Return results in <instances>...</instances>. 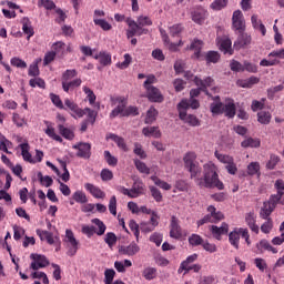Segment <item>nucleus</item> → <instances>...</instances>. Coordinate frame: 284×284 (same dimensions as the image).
I'll list each match as a JSON object with an SVG mask.
<instances>
[{
    "label": "nucleus",
    "mask_w": 284,
    "mask_h": 284,
    "mask_svg": "<svg viewBox=\"0 0 284 284\" xmlns=\"http://www.w3.org/2000/svg\"><path fill=\"white\" fill-rule=\"evenodd\" d=\"M184 168L190 172L191 179H193L196 185L200 187H216L217 190H223V182L219 180L217 168L214 163L207 162L203 165V178L201 176V164L196 162V153L187 152L184 158Z\"/></svg>",
    "instance_id": "1"
},
{
    "label": "nucleus",
    "mask_w": 284,
    "mask_h": 284,
    "mask_svg": "<svg viewBox=\"0 0 284 284\" xmlns=\"http://www.w3.org/2000/svg\"><path fill=\"white\" fill-rule=\"evenodd\" d=\"M210 110L213 116L219 114H225L229 119H234V116H236V104H234V100L232 99H226L225 103H223L219 97H215L214 102L210 105Z\"/></svg>",
    "instance_id": "2"
},
{
    "label": "nucleus",
    "mask_w": 284,
    "mask_h": 284,
    "mask_svg": "<svg viewBox=\"0 0 284 284\" xmlns=\"http://www.w3.org/2000/svg\"><path fill=\"white\" fill-rule=\"evenodd\" d=\"M241 237L244 239L246 245L250 247L252 245V240H250V230L247 227H235L229 233V243L235 250H239L241 245Z\"/></svg>",
    "instance_id": "3"
},
{
    "label": "nucleus",
    "mask_w": 284,
    "mask_h": 284,
    "mask_svg": "<svg viewBox=\"0 0 284 284\" xmlns=\"http://www.w3.org/2000/svg\"><path fill=\"white\" fill-rule=\"evenodd\" d=\"M189 109H190V102H187L186 100H182L178 104V110H179L181 121L187 123L192 128H196V126L201 125V122L199 121L196 115L187 114Z\"/></svg>",
    "instance_id": "4"
},
{
    "label": "nucleus",
    "mask_w": 284,
    "mask_h": 284,
    "mask_svg": "<svg viewBox=\"0 0 284 284\" xmlns=\"http://www.w3.org/2000/svg\"><path fill=\"white\" fill-rule=\"evenodd\" d=\"M112 105L115 108L111 111L110 118L116 119V116H125V110L128 108V97L119 95L111 98Z\"/></svg>",
    "instance_id": "5"
},
{
    "label": "nucleus",
    "mask_w": 284,
    "mask_h": 284,
    "mask_svg": "<svg viewBox=\"0 0 284 284\" xmlns=\"http://www.w3.org/2000/svg\"><path fill=\"white\" fill-rule=\"evenodd\" d=\"M63 241L68 250V256H74L77 252H79V241L77 240V237H74V232H72V230L70 229H67Z\"/></svg>",
    "instance_id": "6"
},
{
    "label": "nucleus",
    "mask_w": 284,
    "mask_h": 284,
    "mask_svg": "<svg viewBox=\"0 0 284 284\" xmlns=\"http://www.w3.org/2000/svg\"><path fill=\"white\" fill-rule=\"evenodd\" d=\"M145 186L143 185V182L134 183L133 187L125 189V186H118L116 190L121 194H124V196H129V199H138V196H141L145 192Z\"/></svg>",
    "instance_id": "7"
},
{
    "label": "nucleus",
    "mask_w": 284,
    "mask_h": 284,
    "mask_svg": "<svg viewBox=\"0 0 284 284\" xmlns=\"http://www.w3.org/2000/svg\"><path fill=\"white\" fill-rule=\"evenodd\" d=\"M209 214H206L203 219L197 221V226L205 225V223H216L219 221H223V213L221 211L216 212V207L210 205L207 207Z\"/></svg>",
    "instance_id": "8"
},
{
    "label": "nucleus",
    "mask_w": 284,
    "mask_h": 284,
    "mask_svg": "<svg viewBox=\"0 0 284 284\" xmlns=\"http://www.w3.org/2000/svg\"><path fill=\"white\" fill-rule=\"evenodd\" d=\"M232 28L235 32H245V17L242 10H235L233 12Z\"/></svg>",
    "instance_id": "9"
},
{
    "label": "nucleus",
    "mask_w": 284,
    "mask_h": 284,
    "mask_svg": "<svg viewBox=\"0 0 284 284\" xmlns=\"http://www.w3.org/2000/svg\"><path fill=\"white\" fill-rule=\"evenodd\" d=\"M64 108L70 111L73 119H83L85 116V111L79 108V104L70 99L64 100Z\"/></svg>",
    "instance_id": "10"
},
{
    "label": "nucleus",
    "mask_w": 284,
    "mask_h": 284,
    "mask_svg": "<svg viewBox=\"0 0 284 284\" xmlns=\"http://www.w3.org/2000/svg\"><path fill=\"white\" fill-rule=\"evenodd\" d=\"M159 225V214L156 212H152V216L149 222H142L140 224V230L144 234H150V232H154L156 226Z\"/></svg>",
    "instance_id": "11"
},
{
    "label": "nucleus",
    "mask_w": 284,
    "mask_h": 284,
    "mask_svg": "<svg viewBox=\"0 0 284 284\" xmlns=\"http://www.w3.org/2000/svg\"><path fill=\"white\" fill-rule=\"evenodd\" d=\"M32 262L30 264L31 270H43V267H48L50 265V262L48 261V257L45 255H39V254H31Z\"/></svg>",
    "instance_id": "12"
},
{
    "label": "nucleus",
    "mask_w": 284,
    "mask_h": 284,
    "mask_svg": "<svg viewBox=\"0 0 284 284\" xmlns=\"http://www.w3.org/2000/svg\"><path fill=\"white\" fill-rule=\"evenodd\" d=\"M125 21L129 26V29L126 30L128 39H132V37H135V34H138L139 37L143 34V29L139 23H136V21L132 20V18H128Z\"/></svg>",
    "instance_id": "13"
},
{
    "label": "nucleus",
    "mask_w": 284,
    "mask_h": 284,
    "mask_svg": "<svg viewBox=\"0 0 284 284\" xmlns=\"http://www.w3.org/2000/svg\"><path fill=\"white\" fill-rule=\"evenodd\" d=\"M210 232L212 233L213 239H216V241H221L222 236H224V234H227V232H230V224L223 222L221 226L211 225Z\"/></svg>",
    "instance_id": "14"
},
{
    "label": "nucleus",
    "mask_w": 284,
    "mask_h": 284,
    "mask_svg": "<svg viewBox=\"0 0 284 284\" xmlns=\"http://www.w3.org/2000/svg\"><path fill=\"white\" fill-rule=\"evenodd\" d=\"M72 148L73 150H78L77 156H80V159H90V151L92 150V145H90V143L80 142L74 144Z\"/></svg>",
    "instance_id": "15"
},
{
    "label": "nucleus",
    "mask_w": 284,
    "mask_h": 284,
    "mask_svg": "<svg viewBox=\"0 0 284 284\" xmlns=\"http://www.w3.org/2000/svg\"><path fill=\"white\" fill-rule=\"evenodd\" d=\"M252 43V36L250 33L240 32L236 41L233 44L235 50H242V48H247Z\"/></svg>",
    "instance_id": "16"
},
{
    "label": "nucleus",
    "mask_w": 284,
    "mask_h": 284,
    "mask_svg": "<svg viewBox=\"0 0 284 284\" xmlns=\"http://www.w3.org/2000/svg\"><path fill=\"white\" fill-rule=\"evenodd\" d=\"M217 45L221 52L224 54H234V51L232 50V40L227 37L217 39Z\"/></svg>",
    "instance_id": "17"
},
{
    "label": "nucleus",
    "mask_w": 284,
    "mask_h": 284,
    "mask_svg": "<svg viewBox=\"0 0 284 284\" xmlns=\"http://www.w3.org/2000/svg\"><path fill=\"white\" fill-rule=\"evenodd\" d=\"M193 81L195 85L200 88L202 92H206V94L207 88H212V85H214V79H212V77H206L204 80L199 77H194Z\"/></svg>",
    "instance_id": "18"
},
{
    "label": "nucleus",
    "mask_w": 284,
    "mask_h": 284,
    "mask_svg": "<svg viewBox=\"0 0 284 284\" xmlns=\"http://www.w3.org/2000/svg\"><path fill=\"white\" fill-rule=\"evenodd\" d=\"M244 220L251 232L258 234L261 227H258V225L256 224V215L254 214V212L251 211L246 213Z\"/></svg>",
    "instance_id": "19"
},
{
    "label": "nucleus",
    "mask_w": 284,
    "mask_h": 284,
    "mask_svg": "<svg viewBox=\"0 0 284 284\" xmlns=\"http://www.w3.org/2000/svg\"><path fill=\"white\" fill-rule=\"evenodd\" d=\"M170 236L171 239H181V225L179 224V219L176 216L171 217L170 224Z\"/></svg>",
    "instance_id": "20"
},
{
    "label": "nucleus",
    "mask_w": 284,
    "mask_h": 284,
    "mask_svg": "<svg viewBox=\"0 0 284 284\" xmlns=\"http://www.w3.org/2000/svg\"><path fill=\"white\" fill-rule=\"evenodd\" d=\"M145 90L148 99L153 103H161L163 101V94H161V91L158 88L151 87Z\"/></svg>",
    "instance_id": "21"
},
{
    "label": "nucleus",
    "mask_w": 284,
    "mask_h": 284,
    "mask_svg": "<svg viewBox=\"0 0 284 284\" xmlns=\"http://www.w3.org/2000/svg\"><path fill=\"white\" fill-rule=\"evenodd\" d=\"M84 190H87V192L90 193L93 199H103L105 196V192L92 183H85Z\"/></svg>",
    "instance_id": "22"
},
{
    "label": "nucleus",
    "mask_w": 284,
    "mask_h": 284,
    "mask_svg": "<svg viewBox=\"0 0 284 284\" xmlns=\"http://www.w3.org/2000/svg\"><path fill=\"white\" fill-rule=\"evenodd\" d=\"M106 140L113 141L120 150H122L123 152H128V144H125V139H123L114 133H109V134H106Z\"/></svg>",
    "instance_id": "23"
},
{
    "label": "nucleus",
    "mask_w": 284,
    "mask_h": 284,
    "mask_svg": "<svg viewBox=\"0 0 284 284\" xmlns=\"http://www.w3.org/2000/svg\"><path fill=\"white\" fill-rule=\"evenodd\" d=\"M47 129L44 130V134L49 136V139H52L53 141H58V143H63V139L61 135L57 134V131L54 130V126H52V123L49 121H44Z\"/></svg>",
    "instance_id": "24"
},
{
    "label": "nucleus",
    "mask_w": 284,
    "mask_h": 284,
    "mask_svg": "<svg viewBox=\"0 0 284 284\" xmlns=\"http://www.w3.org/2000/svg\"><path fill=\"white\" fill-rule=\"evenodd\" d=\"M139 245L135 243L129 244L128 246H121L119 253L123 256H134V254H139L140 252Z\"/></svg>",
    "instance_id": "25"
},
{
    "label": "nucleus",
    "mask_w": 284,
    "mask_h": 284,
    "mask_svg": "<svg viewBox=\"0 0 284 284\" xmlns=\"http://www.w3.org/2000/svg\"><path fill=\"white\" fill-rule=\"evenodd\" d=\"M37 234L41 241H47L49 245H54V243H57V240L59 239V237H54L52 232L43 231L41 229L37 230Z\"/></svg>",
    "instance_id": "26"
},
{
    "label": "nucleus",
    "mask_w": 284,
    "mask_h": 284,
    "mask_svg": "<svg viewBox=\"0 0 284 284\" xmlns=\"http://www.w3.org/2000/svg\"><path fill=\"white\" fill-rule=\"evenodd\" d=\"M207 17V11L203 8H199L192 12V21L201 26Z\"/></svg>",
    "instance_id": "27"
},
{
    "label": "nucleus",
    "mask_w": 284,
    "mask_h": 284,
    "mask_svg": "<svg viewBox=\"0 0 284 284\" xmlns=\"http://www.w3.org/2000/svg\"><path fill=\"white\" fill-rule=\"evenodd\" d=\"M22 32L27 34L28 41H30L31 37H34V29L32 28V22H30V18H22Z\"/></svg>",
    "instance_id": "28"
},
{
    "label": "nucleus",
    "mask_w": 284,
    "mask_h": 284,
    "mask_svg": "<svg viewBox=\"0 0 284 284\" xmlns=\"http://www.w3.org/2000/svg\"><path fill=\"white\" fill-rule=\"evenodd\" d=\"M142 134L148 138L161 139V130L159 126H145L142 129Z\"/></svg>",
    "instance_id": "29"
},
{
    "label": "nucleus",
    "mask_w": 284,
    "mask_h": 284,
    "mask_svg": "<svg viewBox=\"0 0 284 284\" xmlns=\"http://www.w3.org/2000/svg\"><path fill=\"white\" fill-rule=\"evenodd\" d=\"M20 150L23 161H27V163H37V160H33L32 154L30 153V145L28 143L20 144Z\"/></svg>",
    "instance_id": "30"
},
{
    "label": "nucleus",
    "mask_w": 284,
    "mask_h": 284,
    "mask_svg": "<svg viewBox=\"0 0 284 284\" xmlns=\"http://www.w3.org/2000/svg\"><path fill=\"white\" fill-rule=\"evenodd\" d=\"M275 207L276 206H274L272 203L264 202L263 207L261 209V212H260L261 219H264V220L271 219L270 215L272 214V212H274Z\"/></svg>",
    "instance_id": "31"
},
{
    "label": "nucleus",
    "mask_w": 284,
    "mask_h": 284,
    "mask_svg": "<svg viewBox=\"0 0 284 284\" xmlns=\"http://www.w3.org/2000/svg\"><path fill=\"white\" fill-rule=\"evenodd\" d=\"M256 247L260 252H263L264 250H266V252H272V254H278V250L274 246H272V244H270L267 242V240H262L256 244Z\"/></svg>",
    "instance_id": "32"
},
{
    "label": "nucleus",
    "mask_w": 284,
    "mask_h": 284,
    "mask_svg": "<svg viewBox=\"0 0 284 284\" xmlns=\"http://www.w3.org/2000/svg\"><path fill=\"white\" fill-rule=\"evenodd\" d=\"M160 32H161V37H162L165 45L169 48V50H171L172 52H176L179 50V45H182L181 40L178 44L172 43V42H170V38L168 37V33H165V30L161 29Z\"/></svg>",
    "instance_id": "33"
},
{
    "label": "nucleus",
    "mask_w": 284,
    "mask_h": 284,
    "mask_svg": "<svg viewBox=\"0 0 284 284\" xmlns=\"http://www.w3.org/2000/svg\"><path fill=\"white\" fill-rule=\"evenodd\" d=\"M52 48L53 52L59 57H63L65 52H70V47H68L64 42L61 41L53 43Z\"/></svg>",
    "instance_id": "34"
},
{
    "label": "nucleus",
    "mask_w": 284,
    "mask_h": 284,
    "mask_svg": "<svg viewBox=\"0 0 284 284\" xmlns=\"http://www.w3.org/2000/svg\"><path fill=\"white\" fill-rule=\"evenodd\" d=\"M94 59L101 63V65H111L112 64V55L108 52H100L94 55Z\"/></svg>",
    "instance_id": "35"
},
{
    "label": "nucleus",
    "mask_w": 284,
    "mask_h": 284,
    "mask_svg": "<svg viewBox=\"0 0 284 284\" xmlns=\"http://www.w3.org/2000/svg\"><path fill=\"white\" fill-rule=\"evenodd\" d=\"M156 116H159V111H156V109H154V106H151L146 111V118L144 120V123H146V125H151V123L156 121Z\"/></svg>",
    "instance_id": "36"
},
{
    "label": "nucleus",
    "mask_w": 284,
    "mask_h": 284,
    "mask_svg": "<svg viewBox=\"0 0 284 284\" xmlns=\"http://www.w3.org/2000/svg\"><path fill=\"white\" fill-rule=\"evenodd\" d=\"M257 121L262 125H268L270 121H272V113L268 111H261L257 113Z\"/></svg>",
    "instance_id": "37"
},
{
    "label": "nucleus",
    "mask_w": 284,
    "mask_h": 284,
    "mask_svg": "<svg viewBox=\"0 0 284 284\" xmlns=\"http://www.w3.org/2000/svg\"><path fill=\"white\" fill-rule=\"evenodd\" d=\"M58 130L60 134L68 141H72V139H74V132L69 128L63 126V124H59Z\"/></svg>",
    "instance_id": "38"
},
{
    "label": "nucleus",
    "mask_w": 284,
    "mask_h": 284,
    "mask_svg": "<svg viewBox=\"0 0 284 284\" xmlns=\"http://www.w3.org/2000/svg\"><path fill=\"white\" fill-rule=\"evenodd\" d=\"M114 267H115L116 272L124 274L125 267H132V261H130V260H124L123 262L115 261Z\"/></svg>",
    "instance_id": "39"
},
{
    "label": "nucleus",
    "mask_w": 284,
    "mask_h": 284,
    "mask_svg": "<svg viewBox=\"0 0 284 284\" xmlns=\"http://www.w3.org/2000/svg\"><path fill=\"white\" fill-rule=\"evenodd\" d=\"M229 0H214L210 8L211 10H214L215 12H219L221 10H224V8H227Z\"/></svg>",
    "instance_id": "40"
},
{
    "label": "nucleus",
    "mask_w": 284,
    "mask_h": 284,
    "mask_svg": "<svg viewBox=\"0 0 284 284\" xmlns=\"http://www.w3.org/2000/svg\"><path fill=\"white\" fill-rule=\"evenodd\" d=\"M199 258V254L194 253L192 255H189L186 257V260H184L181 264H180V267H179V273L181 274V270L183 268H187L189 265H192V263H194L196 260Z\"/></svg>",
    "instance_id": "41"
},
{
    "label": "nucleus",
    "mask_w": 284,
    "mask_h": 284,
    "mask_svg": "<svg viewBox=\"0 0 284 284\" xmlns=\"http://www.w3.org/2000/svg\"><path fill=\"white\" fill-rule=\"evenodd\" d=\"M91 223H93V225H97L98 230L95 231V234H98V236H103V234H105V223H103V221H101L100 219H93L91 220Z\"/></svg>",
    "instance_id": "42"
},
{
    "label": "nucleus",
    "mask_w": 284,
    "mask_h": 284,
    "mask_svg": "<svg viewBox=\"0 0 284 284\" xmlns=\"http://www.w3.org/2000/svg\"><path fill=\"white\" fill-rule=\"evenodd\" d=\"M241 145L243 148H261V140L260 139L247 138L244 141H242Z\"/></svg>",
    "instance_id": "43"
},
{
    "label": "nucleus",
    "mask_w": 284,
    "mask_h": 284,
    "mask_svg": "<svg viewBox=\"0 0 284 284\" xmlns=\"http://www.w3.org/2000/svg\"><path fill=\"white\" fill-rule=\"evenodd\" d=\"M156 274L158 272L155 267H145L142 272V276L145 278V281H154Z\"/></svg>",
    "instance_id": "44"
},
{
    "label": "nucleus",
    "mask_w": 284,
    "mask_h": 284,
    "mask_svg": "<svg viewBox=\"0 0 284 284\" xmlns=\"http://www.w3.org/2000/svg\"><path fill=\"white\" fill-rule=\"evenodd\" d=\"M151 181H153V183L155 185H158V187H161V190H165V191L172 190V185H170L168 182L159 179L156 175H152Z\"/></svg>",
    "instance_id": "45"
},
{
    "label": "nucleus",
    "mask_w": 284,
    "mask_h": 284,
    "mask_svg": "<svg viewBox=\"0 0 284 284\" xmlns=\"http://www.w3.org/2000/svg\"><path fill=\"white\" fill-rule=\"evenodd\" d=\"M38 179L43 187H50L54 183L50 175H43L41 172H38Z\"/></svg>",
    "instance_id": "46"
},
{
    "label": "nucleus",
    "mask_w": 284,
    "mask_h": 284,
    "mask_svg": "<svg viewBox=\"0 0 284 284\" xmlns=\"http://www.w3.org/2000/svg\"><path fill=\"white\" fill-rule=\"evenodd\" d=\"M215 158L217 159V161H220V163H223L224 165H229V163H232V161H234V158L227 154H223L219 151H215Z\"/></svg>",
    "instance_id": "47"
},
{
    "label": "nucleus",
    "mask_w": 284,
    "mask_h": 284,
    "mask_svg": "<svg viewBox=\"0 0 284 284\" xmlns=\"http://www.w3.org/2000/svg\"><path fill=\"white\" fill-rule=\"evenodd\" d=\"M203 48V41L195 39L191 43L190 50H194L195 59H199L201 57V49Z\"/></svg>",
    "instance_id": "48"
},
{
    "label": "nucleus",
    "mask_w": 284,
    "mask_h": 284,
    "mask_svg": "<svg viewBox=\"0 0 284 284\" xmlns=\"http://www.w3.org/2000/svg\"><path fill=\"white\" fill-rule=\"evenodd\" d=\"M283 195H284V192H277V194L271 195V197L267 202L271 203V205H274V207H276V205H278V203L284 205V200H281V199H283Z\"/></svg>",
    "instance_id": "49"
},
{
    "label": "nucleus",
    "mask_w": 284,
    "mask_h": 284,
    "mask_svg": "<svg viewBox=\"0 0 284 284\" xmlns=\"http://www.w3.org/2000/svg\"><path fill=\"white\" fill-rule=\"evenodd\" d=\"M72 199L73 201H75V203H81V204L88 203V195H85L83 191H75L72 195Z\"/></svg>",
    "instance_id": "50"
},
{
    "label": "nucleus",
    "mask_w": 284,
    "mask_h": 284,
    "mask_svg": "<svg viewBox=\"0 0 284 284\" xmlns=\"http://www.w3.org/2000/svg\"><path fill=\"white\" fill-rule=\"evenodd\" d=\"M278 163H281V156L276 154H271L270 160L266 163V168L267 170H274L276 165H278Z\"/></svg>",
    "instance_id": "51"
},
{
    "label": "nucleus",
    "mask_w": 284,
    "mask_h": 284,
    "mask_svg": "<svg viewBox=\"0 0 284 284\" xmlns=\"http://www.w3.org/2000/svg\"><path fill=\"white\" fill-rule=\"evenodd\" d=\"M93 22L95 23V26H99V28L103 29L105 32L112 30V24H110V22H108L105 19L94 18Z\"/></svg>",
    "instance_id": "52"
},
{
    "label": "nucleus",
    "mask_w": 284,
    "mask_h": 284,
    "mask_svg": "<svg viewBox=\"0 0 284 284\" xmlns=\"http://www.w3.org/2000/svg\"><path fill=\"white\" fill-rule=\"evenodd\" d=\"M134 165L136 170L140 171L141 174H150V168H148V164H145V162H142L141 160L135 159Z\"/></svg>",
    "instance_id": "53"
},
{
    "label": "nucleus",
    "mask_w": 284,
    "mask_h": 284,
    "mask_svg": "<svg viewBox=\"0 0 284 284\" xmlns=\"http://www.w3.org/2000/svg\"><path fill=\"white\" fill-rule=\"evenodd\" d=\"M81 83H82L81 79H75L69 82H64V85H62V88L64 92H70V90H73V88H79Z\"/></svg>",
    "instance_id": "54"
},
{
    "label": "nucleus",
    "mask_w": 284,
    "mask_h": 284,
    "mask_svg": "<svg viewBox=\"0 0 284 284\" xmlns=\"http://www.w3.org/2000/svg\"><path fill=\"white\" fill-rule=\"evenodd\" d=\"M219 59H221V54L216 51H209L205 55L207 63H219Z\"/></svg>",
    "instance_id": "55"
},
{
    "label": "nucleus",
    "mask_w": 284,
    "mask_h": 284,
    "mask_svg": "<svg viewBox=\"0 0 284 284\" xmlns=\"http://www.w3.org/2000/svg\"><path fill=\"white\" fill-rule=\"evenodd\" d=\"M273 229L274 222L272 221V219H266V221L261 225V232H263V234H270Z\"/></svg>",
    "instance_id": "56"
},
{
    "label": "nucleus",
    "mask_w": 284,
    "mask_h": 284,
    "mask_svg": "<svg viewBox=\"0 0 284 284\" xmlns=\"http://www.w3.org/2000/svg\"><path fill=\"white\" fill-rule=\"evenodd\" d=\"M83 92L87 95V99H88L90 105H94V103L97 101V95L94 94V91L88 87H83Z\"/></svg>",
    "instance_id": "57"
},
{
    "label": "nucleus",
    "mask_w": 284,
    "mask_h": 284,
    "mask_svg": "<svg viewBox=\"0 0 284 284\" xmlns=\"http://www.w3.org/2000/svg\"><path fill=\"white\" fill-rule=\"evenodd\" d=\"M189 243L193 247H199V245H203V237H201V235H199V234H192L189 237Z\"/></svg>",
    "instance_id": "58"
},
{
    "label": "nucleus",
    "mask_w": 284,
    "mask_h": 284,
    "mask_svg": "<svg viewBox=\"0 0 284 284\" xmlns=\"http://www.w3.org/2000/svg\"><path fill=\"white\" fill-rule=\"evenodd\" d=\"M74 77H77V70H74V69L67 70L62 74V85H64V83H69L71 81V79H74Z\"/></svg>",
    "instance_id": "59"
},
{
    "label": "nucleus",
    "mask_w": 284,
    "mask_h": 284,
    "mask_svg": "<svg viewBox=\"0 0 284 284\" xmlns=\"http://www.w3.org/2000/svg\"><path fill=\"white\" fill-rule=\"evenodd\" d=\"M50 99L53 105H55V108H59V110H68L65 105H63V101H61V98L59 95L51 93Z\"/></svg>",
    "instance_id": "60"
},
{
    "label": "nucleus",
    "mask_w": 284,
    "mask_h": 284,
    "mask_svg": "<svg viewBox=\"0 0 284 284\" xmlns=\"http://www.w3.org/2000/svg\"><path fill=\"white\" fill-rule=\"evenodd\" d=\"M258 170H261V164L258 162H251L247 165V174L254 176V174H258Z\"/></svg>",
    "instance_id": "61"
},
{
    "label": "nucleus",
    "mask_w": 284,
    "mask_h": 284,
    "mask_svg": "<svg viewBox=\"0 0 284 284\" xmlns=\"http://www.w3.org/2000/svg\"><path fill=\"white\" fill-rule=\"evenodd\" d=\"M116 272H114V270L112 268H108L104 272V283L105 284H112V282L114 281V276H115Z\"/></svg>",
    "instance_id": "62"
},
{
    "label": "nucleus",
    "mask_w": 284,
    "mask_h": 284,
    "mask_svg": "<svg viewBox=\"0 0 284 284\" xmlns=\"http://www.w3.org/2000/svg\"><path fill=\"white\" fill-rule=\"evenodd\" d=\"M31 277L42 280L43 284H50V280L48 278V275L43 272L36 271L31 273Z\"/></svg>",
    "instance_id": "63"
},
{
    "label": "nucleus",
    "mask_w": 284,
    "mask_h": 284,
    "mask_svg": "<svg viewBox=\"0 0 284 284\" xmlns=\"http://www.w3.org/2000/svg\"><path fill=\"white\" fill-rule=\"evenodd\" d=\"M104 242L109 247H114L116 245V235L114 233H106Z\"/></svg>",
    "instance_id": "64"
}]
</instances>
